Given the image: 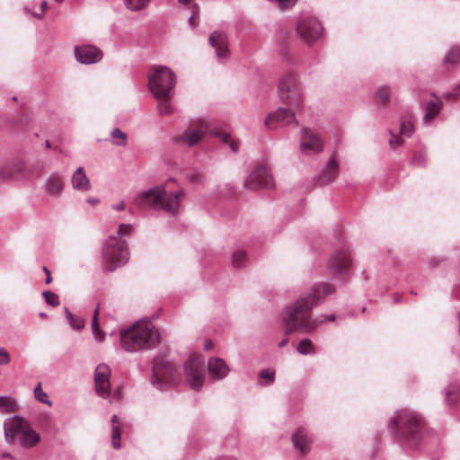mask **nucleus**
Listing matches in <instances>:
<instances>
[{
    "label": "nucleus",
    "instance_id": "c756f323",
    "mask_svg": "<svg viewBox=\"0 0 460 460\" xmlns=\"http://www.w3.org/2000/svg\"><path fill=\"white\" fill-rule=\"evenodd\" d=\"M172 94H168L167 96L155 97L158 101V109L161 114L167 115L172 113V109L170 103V98Z\"/></svg>",
    "mask_w": 460,
    "mask_h": 460
},
{
    "label": "nucleus",
    "instance_id": "e2e57ef3",
    "mask_svg": "<svg viewBox=\"0 0 460 460\" xmlns=\"http://www.w3.org/2000/svg\"><path fill=\"white\" fill-rule=\"evenodd\" d=\"M45 146H46V147H48V148H49V147H50V143H49V140H47V141H46Z\"/></svg>",
    "mask_w": 460,
    "mask_h": 460
},
{
    "label": "nucleus",
    "instance_id": "9d476101",
    "mask_svg": "<svg viewBox=\"0 0 460 460\" xmlns=\"http://www.w3.org/2000/svg\"><path fill=\"white\" fill-rule=\"evenodd\" d=\"M185 376L190 386L199 390L204 383L205 359L201 356L193 355L185 363Z\"/></svg>",
    "mask_w": 460,
    "mask_h": 460
},
{
    "label": "nucleus",
    "instance_id": "dca6fc26",
    "mask_svg": "<svg viewBox=\"0 0 460 460\" xmlns=\"http://www.w3.org/2000/svg\"><path fill=\"white\" fill-rule=\"evenodd\" d=\"M111 368L104 363L99 364L94 371V385L96 393L103 399L110 395Z\"/></svg>",
    "mask_w": 460,
    "mask_h": 460
},
{
    "label": "nucleus",
    "instance_id": "4d7b16f0",
    "mask_svg": "<svg viewBox=\"0 0 460 460\" xmlns=\"http://www.w3.org/2000/svg\"><path fill=\"white\" fill-rule=\"evenodd\" d=\"M288 342V338H285L283 339L279 343V348H283L284 346H286Z\"/></svg>",
    "mask_w": 460,
    "mask_h": 460
},
{
    "label": "nucleus",
    "instance_id": "37998d69",
    "mask_svg": "<svg viewBox=\"0 0 460 460\" xmlns=\"http://www.w3.org/2000/svg\"><path fill=\"white\" fill-rule=\"evenodd\" d=\"M390 134H391V138L389 140V145L392 148H396V147L400 146L401 145H402V140L399 137H396L391 130H390Z\"/></svg>",
    "mask_w": 460,
    "mask_h": 460
},
{
    "label": "nucleus",
    "instance_id": "bf43d9fd",
    "mask_svg": "<svg viewBox=\"0 0 460 460\" xmlns=\"http://www.w3.org/2000/svg\"><path fill=\"white\" fill-rule=\"evenodd\" d=\"M394 302H395V303H399V302H401V298H400V296H399L398 295H395V296H394Z\"/></svg>",
    "mask_w": 460,
    "mask_h": 460
},
{
    "label": "nucleus",
    "instance_id": "49530a36",
    "mask_svg": "<svg viewBox=\"0 0 460 460\" xmlns=\"http://www.w3.org/2000/svg\"><path fill=\"white\" fill-rule=\"evenodd\" d=\"M47 7H48V2L46 0H44L40 4V10H41L40 13H32L31 14L36 18L41 19L44 16Z\"/></svg>",
    "mask_w": 460,
    "mask_h": 460
},
{
    "label": "nucleus",
    "instance_id": "4c0bfd02",
    "mask_svg": "<svg viewBox=\"0 0 460 460\" xmlns=\"http://www.w3.org/2000/svg\"><path fill=\"white\" fill-rule=\"evenodd\" d=\"M34 396L39 402H51L48 400V394L42 390L41 385L38 384L34 388Z\"/></svg>",
    "mask_w": 460,
    "mask_h": 460
},
{
    "label": "nucleus",
    "instance_id": "680f3d73",
    "mask_svg": "<svg viewBox=\"0 0 460 460\" xmlns=\"http://www.w3.org/2000/svg\"><path fill=\"white\" fill-rule=\"evenodd\" d=\"M40 317H41L43 319H46L47 318V314L45 313H40Z\"/></svg>",
    "mask_w": 460,
    "mask_h": 460
},
{
    "label": "nucleus",
    "instance_id": "f3484780",
    "mask_svg": "<svg viewBox=\"0 0 460 460\" xmlns=\"http://www.w3.org/2000/svg\"><path fill=\"white\" fill-rule=\"evenodd\" d=\"M75 59L81 64H94L102 58V52L93 45L76 46L74 50Z\"/></svg>",
    "mask_w": 460,
    "mask_h": 460
},
{
    "label": "nucleus",
    "instance_id": "2f4dec72",
    "mask_svg": "<svg viewBox=\"0 0 460 460\" xmlns=\"http://www.w3.org/2000/svg\"><path fill=\"white\" fill-rule=\"evenodd\" d=\"M296 349L302 355L314 354L315 352L312 341L307 338L299 341Z\"/></svg>",
    "mask_w": 460,
    "mask_h": 460
},
{
    "label": "nucleus",
    "instance_id": "052dcab7",
    "mask_svg": "<svg viewBox=\"0 0 460 460\" xmlns=\"http://www.w3.org/2000/svg\"><path fill=\"white\" fill-rule=\"evenodd\" d=\"M3 457H12L11 454L10 453H4L2 455Z\"/></svg>",
    "mask_w": 460,
    "mask_h": 460
},
{
    "label": "nucleus",
    "instance_id": "de8ad7c7",
    "mask_svg": "<svg viewBox=\"0 0 460 460\" xmlns=\"http://www.w3.org/2000/svg\"><path fill=\"white\" fill-rule=\"evenodd\" d=\"M459 96H460V84L457 85L456 87H455L451 93H448L447 94L445 95V97L447 99H448L450 97L457 98Z\"/></svg>",
    "mask_w": 460,
    "mask_h": 460
},
{
    "label": "nucleus",
    "instance_id": "a18cd8bd",
    "mask_svg": "<svg viewBox=\"0 0 460 460\" xmlns=\"http://www.w3.org/2000/svg\"><path fill=\"white\" fill-rule=\"evenodd\" d=\"M425 158L422 153H416L413 155L412 163L418 166L424 164Z\"/></svg>",
    "mask_w": 460,
    "mask_h": 460
},
{
    "label": "nucleus",
    "instance_id": "864d4df0",
    "mask_svg": "<svg viewBox=\"0 0 460 460\" xmlns=\"http://www.w3.org/2000/svg\"><path fill=\"white\" fill-rule=\"evenodd\" d=\"M221 140L224 142V143H228L230 141V136L229 134H226V133H222L219 135Z\"/></svg>",
    "mask_w": 460,
    "mask_h": 460
},
{
    "label": "nucleus",
    "instance_id": "1a4fd4ad",
    "mask_svg": "<svg viewBox=\"0 0 460 460\" xmlns=\"http://www.w3.org/2000/svg\"><path fill=\"white\" fill-rule=\"evenodd\" d=\"M351 266L350 251L345 246L337 249L328 261L330 273L333 277L340 279H343L350 274Z\"/></svg>",
    "mask_w": 460,
    "mask_h": 460
},
{
    "label": "nucleus",
    "instance_id": "72a5a7b5",
    "mask_svg": "<svg viewBox=\"0 0 460 460\" xmlns=\"http://www.w3.org/2000/svg\"><path fill=\"white\" fill-rule=\"evenodd\" d=\"M390 89L386 86H382L377 89L376 98L379 102L385 104L390 100Z\"/></svg>",
    "mask_w": 460,
    "mask_h": 460
},
{
    "label": "nucleus",
    "instance_id": "7ed1b4c3",
    "mask_svg": "<svg viewBox=\"0 0 460 460\" xmlns=\"http://www.w3.org/2000/svg\"><path fill=\"white\" fill-rule=\"evenodd\" d=\"M172 182H174L173 179L165 184L138 193L135 196L133 203L137 207L148 206L175 215L179 211L180 201L185 197V192L182 189L169 190L168 185Z\"/></svg>",
    "mask_w": 460,
    "mask_h": 460
},
{
    "label": "nucleus",
    "instance_id": "4be33fe9",
    "mask_svg": "<svg viewBox=\"0 0 460 460\" xmlns=\"http://www.w3.org/2000/svg\"><path fill=\"white\" fill-rule=\"evenodd\" d=\"M64 189V180L58 173H52L46 180L45 190L52 197H58Z\"/></svg>",
    "mask_w": 460,
    "mask_h": 460
},
{
    "label": "nucleus",
    "instance_id": "f8f14e48",
    "mask_svg": "<svg viewBox=\"0 0 460 460\" xmlns=\"http://www.w3.org/2000/svg\"><path fill=\"white\" fill-rule=\"evenodd\" d=\"M274 180L270 169L265 165L255 168L246 178L244 186L249 190H257L259 188L272 189Z\"/></svg>",
    "mask_w": 460,
    "mask_h": 460
},
{
    "label": "nucleus",
    "instance_id": "c85d7f7f",
    "mask_svg": "<svg viewBox=\"0 0 460 460\" xmlns=\"http://www.w3.org/2000/svg\"><path fill=\"white\" fill-rule=\"evenodd\" d=\"M123 2L128 10L137 12L147 7L150 0H123Z\"/></svg>",
    "mask_w": 460,
    "mask_h": 460
},
{
    "label": "nucleus",
    "instance_id": "c03bdc74",
    "mask_svg": "<svg viewBox=\"0 0 460 460\" xmlns=\"http://www.w3.org/2000/svg\"><path fill=\"white\" fill-rule=\"evenodd\" d=\"M12 178V169L4 167L0 169V181H6Z\"/></svg>",
    "mask_w": 460,
    "mask_h": 460
},
{
    "label": "nucleus",
    "instance_id": "0e129e2a",
    "mask_svg": "<svg viewBox=\"0 0 460 460\" xmlns=\"http://www.w3.org/2000/svg\"><path fill=\"white\" fill-rule=\"evenodd\" d=\"M24 10H25L26 13H31L30 9L27 8V7H25Z\"/></svg>",
    "mask_w": 460,
    "mask_h": 460
},
{
    "label": "nucleus",
    "instance_id": "aec40b11",
    "mask_svg": "<svg viewBox=\"0 0 460 460\" xmlns=\"http://www.w3.org/2000/svg\"><path fill=\"white\" fill-rule=\"evenodd\" d=\"M292 443L300 455H306L311 448V439L304 429H297L292 435Z\"/></svg>",
    "mask_w": 460,
    "mask_h": 460
},
{
    "label": "nucleus",
    "instance_id": "58836bf2",
    "mask_svg": "<svg viewBox=\"0 0 460 460\" xmlns=\"http://www.w3.org/2000/svg\"><path fill=\"white\" fill-rule=\"evenodd\" d=\"M400 132L402 135L406 136L407 137H411L413 132V125L411 121H403L400 127Z\"/></svg>",
    "mask_w": 460,
    "mask_h": 460
},
{
    "label": "nucleus",
    "instance_id": "e433bc0d",
    "mask_svg": "<svg viewBox=\"0 0 460 460\" xmlns=\"http://www.w3.org/2000/svg\"><path fill=\"white\" fill-rule=\"evenodd\" d=\"M42 296L45 298L46 303L49 305L57 306L60 303L58 296L52 291H44Z\"/></svg>",
    "mask_w": 460,
    "mask_h": 460
},
{
    "label": "nucleus",
    "instance_id": "13d9d810",
    "mask_svg": "<svg viewBox=\"0 0 460 460\" xmlns=\"http://www.w3.org/2000/svg\"><path fill=\"white\" fill-rule=\"evenodd\" d=\"M179 3L182 4H189L192 0H178Z\"/></svg>",
    "mask_w": 460,
    "mask_h": 460
},
{
    "label": "nucleus",
    "instance_id": "bb28decb",
    "mask_svg": "<svg viewBox=\"0 0 460 460\" xmlns=\"http://www.w3.org/2000/svg\"><path fill=\"white\" fill-rule=\"evenodd\" d=\"M98 314H99V305H97L94 310V314H93V317L92 320L91 327H92L93 335L94 336L95 340H97L98 341H102L105 338V334L103 332H102L100 330Z\"/></svg>",
    "mask_w": 460,
    "mask_h": 460
},
{
    "label": "nucleus",
    "instance_id": "f704fd0d",
    "mask_svg": "<svg viewBox=\"0 0 460 460\" xmlns=\"http://www.w3.org/2000/svg\"><path fill=\"white\" fill-rule=\"evenodd\" d=\"M246 261V253L244 251L238 250L233 253V265L235 268L243 267Z\"/></svg>",
    "mask_w": 460,
    "mask_h": 460
},
{
    "label": "nucleus",
    "instance_id": "603ef678",
    "mask_svg": "<svg viewBox=\"0 0 460 460\" xmlns=\"http://www.w3.org/2000/svg\"><path fill=\"white\" fill-rule=\"evenodd\" d=\"M230 148L234 153H237L239 149V145L237 142L231 141L230 142Z\"/></svg>",
    "mask_w": 460,
    "mask_h": 460
},
{
    "label": "nucleus",
    "instance_id": "2eb2a0df",
    "mask_svg": "<svg viewBox=\"0 0 460 460\" xmlns=\"http://www.w3.org/2000/svg\"><path fill=\"white\" fill-rule=\"evenodd\" d=\"M295 110L294 108H283L279 107L276 111L270 112L268 114L265 119V125L269 128H272L273 123H277L279 126H291L294 127L298 126V121L295 118Z\"/></svg>",
    "mask_w": 460,
    "mask_h": 460
},
{
    "label": "nucleus",
    "instance_id": "412c9836",
    "mask_svg": "<svg viewBox=\"0 0 460 460\" xmlns=\"http://www.w3.org/2000/svg\"><path fill=\"white\" fill-rule=\"evenodd\" d=\"M208 374L215 379H222L228 372L229 368L226 362L219 358H211L208 363Z\"/></svg>",
    "mask_w": 460,
    "mask_h": 460
},
{
    "label": "nucleus",
    "instance_id": "473e14b6",
    "mask_svg": "<svg viewBox=\"0 0 460 460\" xmlns=\"http://www.w3.org/2000/svg\"><path fill=\"white\" fill-rule=\"evenodd\" d=\"M259 378L261 380V384L264 385H270L275 379V371L270 369H262L259 374Z\"/></svg>",
    "mask_w": 460,
    "mask_h": 460
},
{
    "label": "nucleus",
    "instance_id": "f03ea898",
    "mask_svg": "<svg viewBox=\"0 0 460 460\" xmlns=\"http://www.w3.org/2000/svg\"><path fill=\"white\" fill-rule=\"evenodd\" d=\"M388 429L403 448L411 450H420L425 437L434 434L420 413L410 411L396 412L390 420Z\"/></svg>",
    "mask_w": 460,
    "mask_h": 460
},
{
    "label": "nucleus",
    "instance_id": "b1692460",
    "mask_svg": "<svg viewBox=\"0 0 460 460\" xmlns=\"http://www.w3.org/2000/svg\"><path fill=\"white\" fill-rule=\"evenodd\" d=\"M205 129L190 128L177 137V142L189 147L195 146L204 135Z\"/></svg>",
    "mask_w": 460,
    "mask_h": 460
},
{
    "label": "nucleus",
    "instance_id": "5701e85b",
    "mask_svg": "<svg viewBox=\"0 0 460 460\" xmlns=\"http://www.w3.org/2000/svg\"><path fill=\"white\" fill-rule=\"evenodd\" d=\"M71 183L73 188L79 191L86 192L91 190L90 180L86 176L83 167H78L74 172Z\"/></svg>",
    "mask_w": 460,
    "mask_h": 460
},
{
    "label": "nucleus",
    "instance_id": "6ab92c4d",
    "mask_svg": "<svg viewBox=\"0 0 460 460\" xmlns=\"http://www.w3.org/2000/svg\"><path fill=\"white\" fill-rule=\"evenodd\" d=\"M338 163L334 158H331L327 163L325 168L316 178V184L320 186L332 183L338 173Z\"/></svg>",
    "mask_w": 460,
    "mask_h": 460
},
{
    "label": "nucleus",
    "instance_id": "8fccbe9b",
    "mask_svg": "<svg viewBox=\"0 0 460 460\" xmlns=\"http://www.w3.org/2000/svg\"><path fill=\"white\" fill-rule=\"evenodd\" d=\"M43 271L46 274L45 282H46V284H49L52 281V278H51V275H50V270L47 267L44 266L43 267Z\"/></svg>",
    "mask_w": 460,
    "mask_h": 460
},
{
    "label": "nucleus",
    "instance_id": "39448f33",
    "mask_svg": "<svg viewBox=\"0 0 460 460\" xmlns=\"http://www.w3.org/2000/svg\"><path fill=\"white\" fill-rule=\"evenodd\" d=\"M4 433L7 443L13 444L18 438L24 448H31L40 441V435L31 428L29 422L16 415L5 420Z\"/></svg>",
    "mask_w": 460,
    "mask_h": 460
},
{
    "label": "nucleus",
    "instance_id": "f257e3e1",
    "mask_svg": "<svg viewBox=\"0 0 460 460\" xmlns=\"http://www.w3.org/2000/svg\"><path fill=\"white\" fill-rule=\"evenodd\" d=\"M335 288L328 283L315 284L306 295L299 296L296 301L287 306L282 313L285 334L295 332L311 333L325 321H334V314L324 315L323 319L313 318L309 312L321 304L326 296L334 293Z\"/></svg>",
    "mask_w": 460,
    "mask_h": 460
},
{
    "label": "nucleus",
    "instance_id": "6e6552de",
    "mask_svg": "<svg viewBox=\"0 0 460 460\" xmlns=\"http://www.w3.org/2000/svg\"><path fill=\"white\" fill-rule=\"evenodd\" d=\"M149 87L155 97L172 94L176 83L175 75L167 66H154L149 73Z\"/></svg>",
    "mask_w": 460,
    "mask_h": 460
},
{
    "label": "nucleus",
    "instance_id": "a878e982",
    "mask_svg": "<svg viewBox=\"0 0 460 460\" xmlns=\"http://www.w3.org/2000/svg\"><path fill=\"white\" fill-rule=\"evenodd\" d=\"M441 106V102L438 100L429 102L426 106V113L423 117V120L428 122L434 119L439 113Z\"/></svg>",
    "mask_w": 460,
    "mask_h": 460
},
{
    "label": "nucleus",
    "instance_id": "20e7f679",
    "mask_svg": "<svg viewBox=\"0 0 460 460\" xmlns=\"http://www.w3.org/2000/svg\"><path fill=\"white\" fill-rule=\"evenodd\" d=\"M120 345L127 352L150 349L159 340V332L151 321H138L128 329L121 330Z\"/></svg>",
    "mask_w": 460,
    "mask_h": 460
},
{
    "label": "nucleus",
    "instance_id": "a19ab883",
    "mask_svg": "<svg viewBox=\"0 0 460 460\" xmlns=\"http://www.w3.org/2000/svg\"><path fill=\"white\" fill-rule=\"evenodd\" d=\"M198 14H199V6L196 4H194L192 5V15L189 18V23L192 28H195L198 25V22H199Z\"/></svg>",
    "mask_w": 460,
    "mask_h": 460
},
{
    "label": "nucleus",
    "instance_id": "6e6d98bb",
    "mask_svg": "<svg viewBox=\"0 0 460 460\" xmlns=\"http://www.w3.org/2000/svg\"><path fill=\"white\" fill-rule=\"evenodd\" d=\"M14 406H16V404H7V403L0 404V411H3L4 408H6L7 410H9V408H11V410H13Z\"/></svg>",
    "mask_w": 460,
    "mask_h": 460
},
{
    "label": "nucleus",
    "instance_id": "338daca9",
    "mask_svg": "<svg viewBox=\"0 0 460 460\" xmlns=\"http://www.w3.org/2000/svg\"><path fill=\"white\" fill-rule=\"evenodd\" d=\"M118 394H119V392H117V394H115V397H117V399H119V396H118Z\"/></svg>",
    "mask_w": 460,
    "mask_h": 460
},
{
    "label": "nucleus",
    "instance_id": "423d86ee",
    "mask_svg": "<svg viewBox=\"0 0 460 460\" xmlns=\"http://www.w3.org/2000/svg\"><path fill=\"white\" fill-rule=\"evenodd\" d=\"M279 96L283 103L294 109H300L304 97L296 75L285 73L279 81Z\"/></svg>",
    "mask_w": 460,
    "mask_h": 460
},
{
    "label": "nucleus",
    "instance_id": "774afa93",
    "mask_svg": "<svg viewBox=\"0 0 460 460\" xmlns=\"http://www.w3.org/2000/svg\"><path fill=\"white\" fill-rule=\"evenodd\" d=\"M118 394H119V392H117V394H115V397H117V399H119V396H118Z\"/></svg>",
    "mask_w": 460,
    "mask_h": 460
},
{
    "label": "nucleus",
    "instance_id": "69168bd1",
    "mask_svg": "<svg viewBox=\"0 0 460 460\" xmlns=\"http://www.w3.org/2000/svg\"><path fill=\"white\" fill-rule=\"evenodd\" d=\"M118 394H119V392H117V394H115V397H117V399H119V396H118Z\"/></svg>",
    "mask_w": 460,
    "mask_h": 460
},
{
    "label": "nucleus",
    "instance_id": "79ce46f5",
    "mask_svg": "<svg viewBox=\"0 0 460 460\" xmlns=\"http://www.w3.org/2000/svg\"><path fill=\"white\" fill-rule=\"evenodd\" d=\"M10 361L11 357L8 351L4 348L0 347V366L8 365Z\"/></svg>",
    "mask_w": 460,
    "mask_h": 460
},
{
    "label": "nucleus",
    "instance_id": "3c124183",
    "mask_svg": "<svg viewBox=\"0 0 460 460\" xmlns=\"http://www.w3.org/2000/svg\"><path fill=\"white\" fill-rule=\"evenodd\" d=\"M0 402H15V399L11 396H0Z\"/></svg>",
    "mask_w": 460,
    "mask_h": 460
},
{
    "label": "nucleus",
    "instance_id": "09e8293b",
    "mask_svg": "<svg viewBox=\"0 0 460 460\" xmlns=\"http://www.w3.org/2000/svg\"><path fill=\"white\" fill-rule=\"evenodd\" d=\"M126 208L125 202L123 200L119 201L117 204L112 205V208L117 211L124 210Z\"/></svg>",
    "mask_w": 460,
    "mask_h": 460
},
{
    "label": "nucleus",
    "instance_id": "0eeeda50",
    "mask_svg": "<svg viewBox=\"0 0 460 460\" xmlns=\"http://www.w3.org/2000/svg\"><path fill=\"white\" fill-rule=\"evenodd\" d=\"M128 258L126 241H121L116 236L109 237L103 249L102 267L106 271H113L118 267L124 265Z\"/></svg>",
    "mask_w": 460,
    "mask_h": 460
},
{
    "label": "nucleus",
    "instance_id": "ddd939ff",
    "mask_svg": "<svg viewBox=\"0 0 460 460\" xmlns=\"http://www.w3.org/2000/svg\"><path fill=\"white\" fill-rule=\"evenodd\" d=\"M297 33L305 42L310 44L321 37L323 26L316 18H303L297 24Z\"/></svg>",
    "mask_w": 460,
    "mask_h": 460
},
{
    "label": "nucleus",
    "instance_id": "ea45409f",
    "mask_svg": "<svg viewBox=\"0 0 460 460\" xmlns=\"http://www.w3.org/2000/svg\"><path fill=\"white\" fill-rule=\"evenodd\" d=\"M133 231V226L130 224H120L118 230L119 237L129 235Z\"/></svg>",
    "mask_w": 460,
    "mask_h": 460
},
{
    "label": "nucleus",
    "instance_id": "7c9ffc66",
    "mask_svg": "<svg viewBox=\"0 0 460 460\" xmlns=\"http://www.w3.org/2000/svg\"><path fill=\"white\" fill-rule=\"evenodd\" d=\"M66 318L69 325L75 330H81L84 327V321L75 316L67 308H65Z\"/></svg>",
    "mask_w": 460,
    "mask_h": 460
},
{
    "label": "nucleus",
    "instance_id": "4468645a",
    "mask_svg": "<svg viewBox=\"0 0 460 460\" xmlns=\"http://www.w3.org/2000/svg\"><path fill=\"white\" fill-rule=\"evenodd\" d=\"M323 142L319 135L311 128H305L300 136V150L305 155H314L322 152Z\"/></svg>",
    "mask_w": 460,
    "mask_h": 460
},
{
    "label": "nucleus",
    "instance_id": "9b49d317",
    "mask_svg": "<svg viewBox=\"0 0 460 460\" xmlns=\"http://www.w3.org/2000/svg\"><path fill=\"white\" fill-rule=\"evenodd\" d=\"M177 381L176 369L172 363L163 358H156L153 366L152 384L156 386L171 385Z\"/></svg>",
    "mask_w": 460,
    "mask_h": 460
},
{
    "label": "nucleus",
    "instance_id": "cd10ccee",
    "mask_svg": "<svg viewBox=\"0 0 460 460\" xmlns=\"http://www.w3.org/2000/svg\"><path fill=\"white\" fill-rule=\"evenodd\" d=\"M111 136L113 138L114 146H125L128 144V135L119 128H113Z\"/></svg>",
    "mask_w": 460,
    "mask_h": 460
},
{
    "label": "nucleus",
    "instance_id": "5fc2aeb1",
    "mask_svg": "<svg viewBox=\"0 0 460 460\" xmlns=\"http://www.w3.org/2000/svg\"><path fill=\"white\" fill-rule=\"evenodd\" d=\"M86 201L92 206H94L99 203V199L97 198H89L86 199Z\"/></svg>",
    "mask_w": 460,
    "mask_h": 460
},
{
    "label": "nucleus",
    "instance_id": "393cba45",
    "mask_svg": "<svg viewBox=\"0 0 460 460\" xmlns=\"http://www.w3.org/2000/svg\"><path fill=\"white\" fill-rule=\"evenodd\" d=\"M111 442L112 447L115 449L120 448V436H121V425L119 422V418L117 415H112L111 419Z\"/></svg>",
    "mask_w": 460,
    "mask_h": 460
},
{
    "label": "nucleus",
    "instance_id": "a211bd4d",
    "mask_svg": "<svg viewBox=\"0 0 460 460\" xmlns=\"http://www.w3.org/2000/svg\"><path fill=\"white\" fill-rule=\"evenodd\" d=\"M208 42L215 49L217 58H224L228 56V40L224 31H214L208 37Z\"/></svg>",
    "mask_w": 460,
    "mask_h": 460
},
{
    "label": "nucleus",
    "instance_id": "c9c22d12",
    "mask_svg": "<svg viewBox=\"0 0 460 460\" xmlns=\"http://www.w3.org/2000/svg\"><path fill=\"white\" fill-rule=\"evenodd\" d=\"M460 59V48H452L445 56L444 62L447 64H456Z\"/></svg>",
    "mask_w": 460,
    "mask_h": 460
}]
</instances>
